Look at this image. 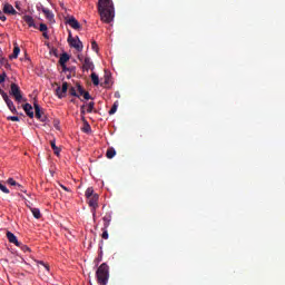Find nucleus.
Masks as SVG:
<instances>
[{"instance_id":"9","label":"nucleus","mask_w":285,"mask_h":285,"mask_svg":"<svg viewBox=\"0 0 285 285\" xmlns=\"http://www.w3.org/2000/svg\"><path fill=\"white\" fill-rule=\"evenodd\" d=\"M2 12L3 14H17V10L14 9V7H12V4L6 2L3 3V7H2Z\"/></svg>"},{"instance_id":"13","label":"nucleus","mask_w":285,"mask_h":285,"mask_svg":"<svg viewBox=\"0 0 285 285\" xmlns=\"http://www.w3.org/2000/svg\"><path fill=\"white\" fill-rule=\"evenodd\" d=\"M23 110H24L26 115H28L30 117V119L35 118V111H32V105L24 104Z\"/></svg>"},{"instance_id":"26","label":"nucleus","mask_w":285,"mask_h":285,"mask_svg":"<svg viewBox=\"0 0 285 285\" xmlns=\"http://www.w3.org/2000/svg\"><path fill=\"white\" fill-rule=\"evenodd\" d=\"M69 94L71 95V97H79V94H77V87H71L69 89Z\"/></svg>"},{"instance_id":"27","label":"nucleus","mask_w":285,"mask_h":285,"mask_svg":"<svg viewBox=\"0 0 285 285\" xmlns=\"http://www.w3.org/2000/svg\"><path fill=\"white\" fill-rule=\"evenodd\" d=\"M36 264H40V266H43V268L49 273L50 266H48L43 261H36Z\"/></svg>"},{"instance_id":"43","label":"nucleus","mask_w":285,"mask_h":285,"mask_svg":"<svg viewBox=\"0 0 285 285\" xmlns=\"http://www.w3.org/2000/svg\"><path fill=\"white\" fill-rule=\"evenodd\" d=\"M102 255H104V253L102 252H100V256L97 258V263L99 264V262H101V259H102Z\"/></svg>"},{"instance_id":"47","label":"nucleus","mask_w":285,"mask_h":285,"mask_svg":"<svg viewBox=\"0 0 285 285\" xmlns=\"http://www.w3.org/2000/svg\"><path fill=\"white\" fill-rule=\"evenodd\" d=\"M78 59H79L80 61H83V58H82L81 56H78Z\"/></svg>"},{"instance_id":"8","label":"nucleus","mask_w":285,"mask_h":285,"mask_svg":"<svg viewBox=\"0 0 285 285\" xmlns=\"http://www.w3.org/2000/svg\"><path fill=\"white\" fill-rule=\"evenodd\" d=\"M2 99L7 104L9 110H11V112H17V107H14V102H12L10 100V97H8V94L2 92Z\"/></svg>"},{"instance_id":"14","label":"nucleus","mask_w":285,"mask_h":285,"mask_svg":"<svg viewBox=\"0 0 285 285\" xmlns=\"http://www.w3.org/2000/svg\"><path fill=\"white\" fill-rule=\"evenodd\" d=\"M23 21L28 23L29 28H37V23H35V18H32V16H24Z\"/></svg>"},{"instance_id":"17","label":"nucleus","mask_w":285,"mask_h":285,"mask_svg":"<svg viewBox=\"0 0 285 285\" xmlns=\"http://www.w3.org/2000/svg\"><path fill=\"white\" fill-rule=\"evenodd\" d=\"M50 145H51V148H52L55 155L59 156V154L61 153V149L59 147H57L56 140L55 139L51 140Z\"/></svg>"},{"instance_id":"3","label":"nucleus","mask_w":285,"mask_h":285,"mask_svg":"<svg viewBox=\"0 0 285 285\" xmlns=\"http://www.w3.org/2000/svg\"><path fill=\"white\" fill-rule=\"evenodd\" d=\"M67 41H68L70 48H75V50H77V52L83 51V42H81V40L78 38V36L72 37V31H69Z\"/></svg>"},{"instance_id":"49","label":"nucleus","mask_w":285,"mask_h":285,"mask_svg":"<svg viewBox=\"0 0 285 285\" xmlns=\"http://www.w3.org/2000/svg\"><path fill=\"white\" fill-rule=\"evenodd\" d=\"M96 213L94 212V217H95Z\"/></svg>"},{"instance_id":"10","label":"nucleus","mask_w":285,"mask_h":285,"mask_svg":"<svg viewBox=\"0 0 285 285\" xmlns=\"http://www.w3.org/2000/svg\"><path fill=\"white\" fill-rule=\"evenodd\" d=\"M82 70H95V63L90 58H85L82 61Z\"/></svg>"},{"instance_id":"7","label":"nucleus","mask_w":285,"mask_h":285,"mask_svg":"<svg viewBox=\"0 0 285 285\" xmlns=\"http://www.w3.org/2000/svg\"><path fill=\"white\" fill-rule=\"evenodd\" d=\"M66 23H68V26H70V28H72L73 30H79L81 28V24L79 23L77 18L72 16L67 19Z\"/></svg>"},{"instance_id":"38","label":"nucleus","mask_w":285,"mask_h":285,"mask_svg":"<svg viewBox=\"0 0 285 285\" xmlns=\"http://www.w3.org/2000/svg\"><path fill=\"white\" fill-rule=\"evenodd\" d=\"M83 98L88 101V99H90V94L88 91H85L83 94Z\"/></svg>"},{"instance_id":"5","label":"nucleus","mask_w":285,"mask_h":285,"mask_svg":"<svg viewBox=\"0 0 285 285\" xmlns=\"http://www.w3.org/2000/svg\"><path fill=\"white\" fill-rule=\"evenodd\" d=\"M33 108L36 110V119H39V121L46 124V121H48V117L43 115V111H41V107L39 106V104L35 102Z\"/></svg>"},{"instance_id":"20","label":"nucleus","mask_w":285,"mask_h":285,"mask_svg":"<svg viewBox=\"0 0 285 285\" xmlns=\"http://www.w3.org/2000/svg\"><path fill=\"white\" fill-rule=\"evenodd\" d=\"M115 155H117V151L115 150V148H109L106 153L107 159H112Z\"/></svg>"},{"instance_id":"22","label":"nucleus","mask_w":285,"mask_h":285,"mask_svg":"<svg viewBox=\"0 0 285 285\" xmlns=\"http://www.w3.org/2000/svg\"><path fill=\"white\" fill-rule=\"evenodd\" d=\"M91 81L94 86H99V76H97V73H91Z\"/></svg>"},{"instance_id":"23","label":"nucleus","mask_w":285,"mask_h":285,"mask_svg":"<svg viewBox=\"0 0 285 285\" xmlns=\"http://www.w3.org/2000/svg\"><path fill=\"white\" fill-rule=\"evenodd\" d=\"M94 194H95V189H92V187L87 188V190L85 193L87 199H90Z\"/></svg>"},{"instance_id":"6","label":"nucleus","mask_w":285,"mask_h":285,"mask_svg":"<svg viewBox=\"0 0 285 285\" xmlns=\"http://www.w3.org/2000/svg\"><path fill=\"white\" fill-rule=\"evenodd\" d=\"M67 92H68V82H63L62 87H57L56 89V95L58 99H63Z\"/></svg>"},{"instance_id":"45","label":"nucleus","mask_w":285,"mask_h":285,"mask_svg":"<svg viewBox=\"0 0 285 285\" xmlns=\"http://www.w3.org/2000/svg\"><path fill=\"white\" fill-rule=\"evenodd\" d=\"M61 186V189L62 190H66L67 193L70 190V189H68V187H66V186H63V185H60Z\"/></svg>"},{"instance_id":"30","label":"nucleus","mask_w":285,"mask_h":285,"mask_svg":"<svg viewBox=\"0 0 285 285\" xmlns=\"http://www.w3.org/2000/svg\"><path fill=\"white\" fill-rule=\"evenodd\" d=\"M39 30L40 32H48V26L46 23H40Z\"/></svg>"},{"instance_id":"46","label":"nucleus","mask_w":285,"mask_h":285,"mask_svg":"<svg viewBox=\"0 0 285 285\" xmlns=\"http://www.w3.org/2000/svg\"><path fill=\"white\" fill-rule=\"evenodd\" d=\"M3 92H6V91H3V89L0 88V95H1V97H3Z\"/></svg>"},{"instance_id":"16","label":"nucleus","mask_w":285,"mask_h":285,"mask_svg":"<svg viewBox=\"0 0 285 285\" xmlns=\"http://www.w3.org/2000/svg\"><path fill=\"white\" fill-rule=\"evenodd\" d=\"M68 61H70V56H68V53H62L59 59L60 66H66Z\"/></svg>"},{"instance_id":"11","label":"nucleus","mask_w":285,"mask_h":285,"mask_svg":"<svg viewBox=\"0 0 285 285\" xmlns=\"http://www.w3.org/2000/svg\"><path fill=\"white\" fill-rule=\"evenodd\" d=\"M42 12L46 16V19H48V21H50V23H55V13H52V11H50V9L42 8Z\"/></svg>"},{"instance_id":"24","label":"nucleus","mask_w":285,"mask_h":285,"mask_svg":"<svg viewBox=\"0 0 285 285\" xmlns=\"http://www.w3.org/2000/svg\"><path fill=\"white\" fill-rule=\"evenodd\" d=\"M117 108H119V102L116 101L109 110V115H115V112H117Z\"/></svg>"},{"instance_id":"40","label":"nucleus","mask_w":285,"mask_h":285,"mask_svg":"<svg viewBox=\"0 0 285 285\" xmlns=\"http://www.w3.org/2000/svg\"><path fill=\"white\" fill-rule=\"evenodd\" d=\"M16 189L21 190L23 193V186H21V184H19V183H18V185H16Z\"/></svg>"},{"instance_id":"15","label":"nucleus","mask_w":285,"mask_h":285,"mask_svg":"<svg viewBox=\"0 0 285 285\" xmlns=\"http://www.w3.org/2000/svg\"><path fill=\"white\" fill-rule=\"evenodd\" d=\"M104 220V228H108L110 226V222H112V216L107 214L102 217Z\"/></svg>"},{"instance_id":"37","label":"nucleus","mask_w":285,"mask_h":285,"mask_svg":"<svg viewBox=\"0 0 285 285\" xmlns=\"http://www.w3.org/2000/svg\"><path fill=\"white\" fill-rule=\"evenodd\" d=\"M8 76L6 75V72H3V73H1L0 75V83H3V81H6V78H7Z\"/></svg>"},{"instance_id":"33","label":"nucleus","mask_w":285,"mask_h":285,"mask_svg":"<svg viewBox=\"0 0 285 285\" xmlns=\"http://www.w3.org/2000/svg\"><path fill=\"white\" fill-rule=\"evenodd\" d=\"M76 88H77V95H79V97H81V95H83V88H81V86H76Z\"/></svg>"},{"instance_id":"29","label":"nucleus","mask_w":285,"mask_h":285,"mask_svg":"<svg viewBox=\"0 0 285 285\" xmlns=\"http://www.w3.org/2000/svg\"><path fill=\"white\" fill-rule=\"evenodd\" d=\"M7 184H9V186H19V183H17V180H14V178H9L7 180Z\"/></svg>"},{"instance_id":"2","label":"nucleus","mask_w":285,"mask_h":285,"mask_svg":"<svg viewBox=\"0 0 285 285\" xmlns=\"http://www.w3.org/2000/svg\"><path fill=\"white\" fill-rule=\"evenodd\" d=\"M96 277L99 285H108L110 279V267L107 263H102L96 271Z\"/></svg>"},{"instance_id":"44","label":"nucleus","mask_w":285,"mask_h":285,"mask_svg":"<svg viewBox=\"0 0 285 285\" xmlns=\"http://www.w3.org/2000/svg\"><path fill=\"white\" fill-rule=\"evenodd\" d=\"M43 8H46V7H43L42 4H40V6L37 7V9H38L39 11H41V12H43Z\"/></svg>"},{"instance_id":"39","label":"nucleus","mask_w":285,"mask_h":285,"mask_svg":"<svg viewBox=\"0 0 285 285\" xmlns=\"http://www.w3.org/2000/svg\"><path fill=\"white\" fill-rule=\"evenodd\" d=\"M109 79H110V77L108 76V72H106V75H105V83H110Z\"/></svg>"},{"instance_id":"18","label":"nucleus","mask_w":285,"mask_h":285,"mask_svg":"<svg viewBox=\"0 0 285 285\" xmlns=\"http://www.w3.org/2000/svg\"><path fill=\"white\" fill-rule=\"evenodd\" d=\"M21 52V49L19 46H14L13 53L9 56L10 59H17L19 57V53Z\"/></svg>"},{"instance_id":"41","label":"nucleus","mask_w":285,"mask_h":285,"mask_svg":"<svg viewBox=\"0 0 285 285\" xmlns=\"http://www.w3.org/2000/svg\"><path fill=\"white\" fill-rule=\"evenodd\" d=\"M42 37H45V39H50V36H48V31H42Z\"/></svg>"},{"instance_id":"32","label":"nucleus","mask_w":285,"mask_h":285,"mask_svg":"<svg viewBox=\"0 0 285 285\" xmlns=\"http://www.w3.org/2000/svg\"><path fill=\"white\" fill-rule=\"evenodd\" d=\"M109 235H108V228L102 227V239H108Z\"/></svg>"},{"instance_id":"1","label":"nucleus","mask_w":285,"mask_h":285,"mask_svg":"<svg viewBox=\"0 0 285 285\" xmlns=\"http://www.w3.org/2000/svg\"><path fill=\"white\" fill-rule=\"evenodd\" d=\"M98 12L104 23H112L115 21V3H112V0H99Z\"/></svg>"},{"instance_id":"36","label":"nucleus","mask_w":285,"mask_h":285,"mask_svg":"<svg viewBox=\"0 0 285 285\" xmlns=\"http://www.w3.org/2000/svg\"><path fill=\"white\" fill-rule=\"evenodd\" d=\"M82 130L83 132H90L92 129L90 128V125L86 124Z\"/></svg>"},{"instance_id":"12","label":"nucleus","mask_w":285,"mask_h":285,"mask_svg":"<svg viewBox=\"0 0 285 285\" xmlns=\"http://www.w3.org/2000/svg\"><path fill=\"white\" fill-rule=\"evenodd\" d=\"M7 238L9 239L10 244H14L16 246H21L17 236L12 234V232H7Z\"/></svg>"},{"instance_id":"21","label":"nucleus","mask_w":285,"mask_h":285,"mask_svg":"<svg viewBox=\"0 0 285 285\" xmlns=\"http://www.w3.org/2000/svg\"><path fill=\"white\" fill-rule=\"evenodd\" d=\"M31 213L35 219H41V210H39V208H31Z\"/></svg>"},{"instance_id":"34","label":"nucleus","mask_w":285,"mask_h":285,"mask_svg":"<svg viewBox=\"0 0 285 285\" xmlns=\"http://www.w3.org/2000/svg\"><path fill=\"white\" fill-rule=\"evenodd\" d=\"M0 21H8V18L3 13V11H1V9H0Z\"/></svg>"},{"instance_id":"48","label":"nucleus","mask_w":285,"mask_h":285,"mask_svg":"<svg viewBox=\"0 0 285 285\" xmlns=\"http://www.w3.org/2000/svg\"><path fill=\"white\" fill-rule=\"evenodd\" d=\"M16 8L19 10V3H16Z\"/></svg>"},{"instance_id":"42","label":"nucleus","mask_w":285,"mask_h":285,"mask_svg":"<svg viewBox=\"0 0 285 285\" xmlns=\"http://www.w3.org/2000/svg\"><path fill=\"white\" fill-rule=\"evenodd\" d=\"M22 250H24V253H28V252H30V247L23 245V246H22Z\"/></svg>"},{"instance_id":"25","label":"nucleus","mask_w":285,"mask_h":285,"mask_svg":"<svg viewBox=\"0 0 285 285\" xmlns=\"http://www.w3.org/2000/svg\"><path fill=\"white\" fill-rule=\"evenodd\" d=\"M0 190L4 193V195H10V189H8L6 185L1 184V181H0Z\"/></svg>"},{"instance_id":"19","label":"nucleus","mask_w":285,"mask_h":285,"mask_svg":"<svg viewBox=\"0 0 285 285\" xmlns=\"http://www.w3.org/2000/svg\"><path fill=\"white\" fill-rule=\"evenodd\" d=\"M99 199V196L95 195L92 198H89V206L91 208H97V202Z\"/></svg>"},{"instance_id":"4","label":"nucleus","mask_w":285,"mask_h":285,"mask_svg":"<svg viewBox=\"0 0 285 285\" xmlns=\"http://www.w3.org/2000/svg\"><path fill=\"white\" fill-rule=\"evenodd\" d=\"M10 95L14 97L16 101H18L19 104L23 99V96L21 95V89L17 83H11Z\"/></svg>"},{"instance_id":"28","label":"nucleus","mask_w":285,"mask_h":285,"mask_svg":"<svg viewBox=\"0 0 285 285\" xmlns=\"http://www.w3.org/2000/svg\"><path fill=\"white\" fill-rule=\"evenodd\" d=\"M91 50H94L97 53L99 52V45H97V41L91 42Z\"/></svg>"},{"instance_id":"35","label":"nucleus","mask_w":285,"mask_h":285,"mask_svg":"<svg viewBox=\"0 0 285 285\" xmlns=\"http://www.w3.org/2000/svg\"><path fill=\"white\" fill-rule=\"evenodd\" d=\"M7 119L9 121H19V117H17V116H8Z\"/></svg>"},{"instance_id":"31","label":"nucleus","mask_w":285,"mask_h":285,"mask_svg":"<svg viewBox=\"0 0 285 285\" xmlns=\"http://www.w3.org/2000/svg\"><path fill=\"white\" fill-rule=\"evenodd\" d=\"M92 110H95V102H89L87 105V112H92Z\"/></svg>"}]
</instances>
